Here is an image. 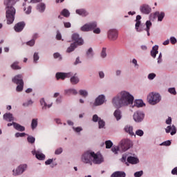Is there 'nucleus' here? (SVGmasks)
I'll return each mask as SVG.
<instances>
[{
  "label": "nucleus",
  "mask_w": 177,
  "mask_h": 177,
  "mask_svg": "<svg viewBox=\"0 0 177 177\" xmlns=\"http://www.w3.org/2000/svg\"><path fill=\"white\" fill-rule=\"evenodd\" d=\"M144 132L142 130L138 129L136 131V135H138V136H143Z\"/></svg>",
  "instance_id": "obj_50"
},
{
  "label": "nucleus",
  "mask_w": 177,
  "mask_h": 177,
  "mask_svg": "<svg viewBox=\"0 0 177 177\" xmlns=\"http://www.w3.org/2000/svg\"><path fill=\"white\" fill-rule=\"evenodd\" d=\"M141 13H144V15H149L151 12V8L147 4H143L140 8Z\"/></svg>",
  "instance_id": "obj_12"
},
{
  "label": "nucleus",
  "mask_w": 177,
  "mask_h": 177,
  "mask_svg": "<svg viewBox=\"0 0 177 177\" xmlns=\"http://www.w3.org/2000/svg\"><path fill=\"white\" fill-rule=\"evenodd\" d=\"M106 149H111L113 147V142L111 140H107L105 142Z\"/></svg>",
  "instance_id": "obj_41"
},
{
  "label": "nucleus",
  "mask_w": 177,
  "mask_h": 177,
  "mask_svg": "<svg viewBox=\"0 0 177 177\" xmlns=\"http://www.w3.org/2000/svg\"><path fill=\"white\" fill-rule=\"evenodd\" d=\"M134 106L135 107H143V106H145V103H143V101L140 100H136Z\"/></svg>",
  "instance_id": "obj_33"
},
{
  "label": "nucleus",
  "mask_w": 177,
  "mask_h": 177,
  "mask_svg": "<svg viewBox=\"0 0 177 177\" xmlns=\"http://www.w3.org/2000/svg\"><path fill=\"white\" fill-rule=\"evenodd\" d=\"M157 53H158V46H155L152 48V50L151 51V56H152L153 59H156Z\"/></svg>",
  "instance_id": "obj_24"
},
{
  "label": "nucleus",
  "mask_w": 177,
  "mask_h": 177,
  "mask_svg": "<svg viewBox=\"0 0 177 177\" xmlns=\"http://www.w3.org/2000/svg\"><path fill=\"white\" fill-rule=\"evenodd\" d=\"M77 74H75L74 76L71 77V82L73 84V85H75L80 82V79H78V77L75 76Z\"/></svg>",
  "instance_id": "obj_29"
},
{
  "label": "nucleus",
  "mask_w": 177,
  "mask_h": 177,
  "mask_svg": "<svg viewBox=\"0 0 177 177\" xmlns=\"http://www.w3.org/2000/svg\"><path fill=\"white\" fill-rule=\"evenodd\" d=\"M62 153H63V149L62 148H59L56 149L55 151V154H57V155L62 154Z\"/></svg>",
  "instance_id": "obj_58"
},
{
  "label": "nucleus",
  "mask_w": 177,
  "mask_h": 177,
  "mask_svg": "<svg viewBox=\"0 0 177 177\" xmlns=\"http://www.w3.org/2000/svg\"><path fill=\"white\" fill-rule=\"evenodd\" d=\"M127 162H129V164H138V162H139V159L133 156H129L127 158Z\"/></svg>",
  "instance_id": "obj_23"
},
{
  "label": "nucleus",
  "mask_w": 177,
  "mask_h": 177,
  "mask_svg": "<svg viewBox=\"0 0 177 177\" xmlns=\"http://www.w3.org/2000/svg\"><path fill=\"white\" fill-rule=\"evenodd\" d=\"M154 16L158 17V21H162V19H164V17H165V13H164L163 12H156L154 13Z\"/></svg>",
  "instance_id": "obj_21"
},
{
  "label": "nucleus",
  "mask_w": 177,
  "mask_h": 177,
  "mask_svg": "<svg viewBox=\"0 0 177 177\" xmlns=\"http://www.w3.org/2000/svg\"><path fill=\"white\" fill-rule=\"evenodd\" d=\"M132 103H133V96L127 91H122L112 100V104L116 109L132 104Z\"/></svg>",
  "instance_id": "obj_1"
},
{
  "label": "nucleus",
  "mask_w": 177,
  "mask_h": 177,
  "mask_svg": "<svg viewBox=\"0 0 177 177\" xmlns=\"http://www.w3.org/2000/svg\"><path fill=\"white\" fill-rule=\"evenodd\" d=\"M86 55H87V56H93V50L92 49V48H90L87 50Z\"/></svg>",
  "instance_id": "obj_51"
},
{
  "label": "nucleus",
  "mask_w": 177,
  "mask_h": 177,
  "mask_svg": "<svg viewBox=\"0 0 177 177\" xmlns=\"http://www.w3.org/2000/svg\"><path fill=\"white\" fill-rule=\"evenodd\" d=\"M55 59H58V60H62V55L59 53H55L53 55Z\"/></svg>",
  "instance_id": "obj_47"
},
{
  "label": "nucleus",
  "mask_w": 177,
  "mask_h": 177,
  "mask_svg": "<svg viewBox=\"0 0 177 177\" xmlns=\"http://www.w3.org/2000/svg\"><path fill=\"white\" fill-rule=\"evenodd\" d=\"M80 63H81V61H80V57H77L74 62V64L75 66H77V64H80Z\"/></svg>",
  "instance_id": "obj_64"
},
{
  "label": "nucleus",
  "mask_w": 177,
  "mask_h": 177,
  "mask_svg": "<svg viewBox=\"0 0 177 177\" xmlns=\"http://www.w3.org/2000/svg\"><path fill=\"white\" fill-rule=\"evenodd\" d=\"M79 93L83 97H86V96H88V91L85 90H80Z\"/></svg>",
  "instance_id": "obj_40"
},
{
  "label": "nucleus",
  "mask_w": 177,
  "mask_h": 177,
  "mask_svg": "<svg viewBox=\"0 0 177 177\" xmlns=\"http://www.w3.org/2000/svg\"><path fill=\"white\" fill-rule=\"evenodd\" d=\"M33 59H34L35 63H37V62L39 60V55H38V53H35L33 55Z\"/></svg>",
  "instance_id": "obj_45"
},
{
  "label": "nucleus",
  "mask_w": 177,
  "mask_h": 177,
  "mask_svg": "<svg viewBox=\"0 0 177 177\" xmlns=\"http://www.w3.org/2000/svg\"><path fill=\"white\" fill-rule=\"evenodd\" d=\"M38 127V119H32L31 122V128L32 129H35Z\"/></svg>",
  "instance_id": "obj_34"
},
{
  "label": "nucleus",
  "mask_w": 177,
  "mask_h": 177,
  "mask_svg": "<svg viewBox=\"0 0 177 177\" xmlns=\"http://www.w3.org/2000/svg\"><path fill=\"white\" fill-rule=\"evenodd\" d=\"M65 93L66 95H70V93H72L73 95H77L78 92H77V90L75 89H69V90H66Z\"/></svg>",
  "instance_id": "obj_37"
},
{
  "label": "nucleus",
  "mask_w": 177,
  "mask_h": 177,
  "mask_svg": "<svg viewBox=\"0 0 177 177\" xmlns=\"http://www.w3.org/2000/svg\"><path fill=\"white\" fill-rule=\"evenodd\" d=\"M26 169H27V165H20L16 169L12 170V176H19L23 175Z\"/></svg>",
  "instance_id": "obj_7"
},
{
  "label": "nucleus",
  "mask_w": 177,
  "mask_h": 177,
  "mask_svg": "<svg viewBox=\"0 0 177 177\" xmlns=\"http://www.w3.org/2000/svg\"><path fill=\"white\" fill-rule=\"evenodd\" d=\"M64 26L66 28H70V27H71V24L70 22H64Z\"/></svg>",
  "instance_id": "obj_60"
},
{
  "label": "nucleus",
  "mask_w": 177,
  "mask_h": 177,
  "mask_svg": "<svg viewBox=\"0 0 177 177\" xmlns=\"http://www.w3.org/2000/svg\"><path fill=\"white\" fill-rule=\"evenodd\" d=\"M93 31L94 34H100V28H94Z\"/></svg>",
  "instance_id": "obj_61"
},
{
  "label": "nucleus",
  "mask_w": 177,
  "mask_h": 177,
  "mask_svg": "<svg viewBox=\"0 0 177 177\" xmlns=\"http://www.w3.org/2000/svg\"><path fill=\"white\" fill-rule=\"evenodd\" d=\"M46 8V7L44 3H40L37 5V10H39V12H45Z\"/></svg>",
  "instance_id": "obj_32"
},
{
  "label": "nucleus",
  "mask_w": 177,
  "mask_h": 177,
  "mask_svg": "<svg viewBox=\"0 0 177 177\" xmlns=\"http://www.w3.org/2000/svg\"><path fill=\"white\" fill-rule=\"evenodd\" d=\"M145 24H146L145 30H146L147 32L148 37H150V27H151V26H152L151 21H147Z\"/></svg>",
  "instance_id": "obj_28"
},
{
  "label": "nucleus",
  "mask_w": 177,
  "mask_h": 177,
  "mask_svg": "<svg viewBox=\"0 0 177 177\" xmlns=\"http://www.w3.org/2000/svg\"><path fill=\"white\" fill-rule=\"evenodd\" d=\"M77 48V44L75 43H73L71 44V46L67 48L66 52L68 53H71V52H73V50Z\"/></svg>",
  "instance_id": "obj_31"
},
{
  "label": "nucleus",
  "mask_w": 177,
  "mask_h": 177,
  "mask_svg": "<svg viewBox=\"0 0 177 177\" xmlns=\"http://www.w3.org/2000/svg\"><path fill=\"white\" fill-rule=\"evenodd\" d=\"M147 99L149 104L154 106L155 104H157V103H160L161 101V95H160L158 93H151L148 95Z\"/></svg>",
  "instance_id": "obj_3"
},
{
  "label": "nucleus",
  "mask_w": 177,
  "mask_h": 177,
  "mask_svg": "<svg viewBox=\"0 0 177 177\" xmlns=\"http://www.w3.org/2000/svg\"><path fill=\"white\" fill-rule=\"evenodd\" d=\"M154 78H156V74L155 73H150L148 75V79L149 80H154Z\"/></svg>",
  "instance_id": "obj_59"
},
{
  "label": "nucleus",
  "mask_w": 177,
  "mask_h": 177,
  "mask_svg": "<svg viewBox=\"0 0 177 177\" xmlns=\"http://www.w3.org/2000/svg\"><path fill=\"white\" fill-rule=\"evenodd\" d=\"M30 104H32V101L31 100H28L27 102L24 103L23 106L27 107L28 106H30Z\"/></svg>",
  "instance_id": "obj_56"
},
{
  "label": "nucleus",
  "mask_w": 177,
  "mask_h": 177,
  "mask_svg": "<svg viewBox=\"0 0 177 177\" xmlns=\"http://www.w3.org/2000/svg\"><path fill=\"white\" fill-rule=\"evenodd\" d=\"M26 136V133H16L15 138H23Z\"/></svg>",
  "instance_id": "obj_49"
},
{
  "label": "nucleus",
  "mask_w": 177,
  "mask_h": 177,
  "mask_svg": "<svg viewBox=\"0 0 177 177\" xmlns=\"http://www.w3.org/2000/svg\"><path fill=\"white\" fill-rule=\"evenodd\" d=\"M108 38L111 41H115L118 38V32L115 29H111L108 32Z\"/></svg>",
  "instance_id": "obj_8"
},
{
  "label": "nucleus",
  "mask_w": 177,
  "mask_h": 177,
  "mask_svg": "<svg viewBox=\"0 0 177 177\" xmlns=\"http://www.w3.org/2000/svg\"><path fill=\"white\" fill-rule=\"evenodd\" d=\"M40 104L41 106H43L42 109L43 110H46V108L48 107V109H50V107H52V104H47L46 102H45V99L41 98L40 100Z\"/></svg>",
  "instance_id": "obj_22"
},
{
  "label": "nucleus",
  "mask_w": 177,
  "mask_h": 177,
  "mask_svg": "<svg viewBox=\"0 0 177 177\" xmlns=\"http://www.w3.org/2000/svg\"><path fill=\"white\" fill-rule=\"evenodd\" d=\"M93 153L92 151H87L84 153V154L82 156V161L84 164H91L92 165V157H93Z\"/></svg>",
  "instance_id": "obj_4"
},
{
  "label": "nucleus",
  "mask_w": 177,
  "mask_h": 177,
  "mask_svg": "<svg viewBox=\"0 0 177 177\" xmlns=\"http://www.w3.org/2000/svg\"><path fill=\"white\" fill-rule=\"evenodd\" d=\"M160 146H171V141L167 140L160 144Z\"/></svg>",
  "instance_id": "obj_54"
},
{
  "label": "nucleus",
  "mask_w": 177,
  "mask_h": 177,
  "mask_svg": "<svg viewBox=\"0 0 177 177\" xmlns=\"http://www.w3.org/2000/svg\"><path fill=\"white\" fill-rule=\"evenodd\" d=\"M72 39H73V41H75V45H77V44L78 45L84 44V40L82 39V38L80 37V35H78L77 33H74L72 35Z\"/></svg>",
  "instance_id": "obj_11"
},
{
  "label": "nucleus",
  "mask_w": 177,
  "mask_h": 177,
  "mask_svg": "<svg viewBox=\"0 0 177 177\" xmlns=\"http://www.w3.org/2000/svg\"><path fill=\"white\" fill-rule=\"evenodd\" d=\"M24 88V83H21L17 85L16 91L17 92H21Z\"/></svg>",
  "instance_id": "obj_39"
},
{
  "label": "nucleus",
  "mask_w": 177,
  "mask_h": 177,
  "mask_svg": "<svg viewBox=\"0 0 177 177\" xmlns=\"http://www.w3.org/2000/svg\"><path fill=\"white\" fill-rule=\"evenodd\" d=\"M27 140H28V143H31L32 145V143H35V138H34L31 136H28Z\"/></svg>",
  "instance_id": "obj_42"
},
{
  "label": "nucleus",
  "mask_w": 177,
  "mask_h": 177,
  "mask_svg": "<svg viewBox=\"0 0 177 177\" xmlns=\"http://www.w3.org/2000/svg\"><path fill=\"white\" fill-rule=\"evenodd\" d=\"M73 75L71 73H57L55 77L57 80H64L66 78H70Z\"/></svg>",
  "instance_id": "obj_13"
},
{
  "label": "nucleus",
  "mask_w": 177,
  "mask_h": 177,
  "mask_svg": "<svg viewBox=\"0 0 177 177\" xmlns=\"http://www.w3.org/2000/svg\"><path fill=\"white\" fill-rule=\"evenodd\" d=\"M126 174L124 171H115L111 174V177H125Z\"/></svg>",
  "instance_id": "obj_25"
},
{
  "label": "nucleus",
  "mask_w": 177,
  "mask_h": 177,
  "mask_svg": "<svg viewBox=\"0 0 177 177\" xmlns=\"http://www.w3.org/2000/svg\"><path fill=\"white\" fill-rule=\"evenodd\" d=\"M170 42L172 44V45H175V44L177 42L176 38L174 37H170Z\"/></svg>",
  "instance_id": "obj_55"
},
{
  "label": "nucleus",
  "mask_w": 177,
  "mask_h": 177,
  "mask_svg": "<svg viewBox=\"0 0 177 177\" xmlns=\"http://www.w3.org/2000/svg\"><path fill=\"white\" fill-rule=\"evenodd\" d=\"M15 0H4L6 5V17L7 19V24H12L15 21V15H16V9L13 8Z\"/></svg>",
  "instance_id": "obj_2"
},
{
  "label": "nucleus",
  "mask_w": 177,
  "mask_h": 177,
  "mask_svg": "<svg viewBox=\"0 0 177 177\" xmlns=\"http://www.w3.org/2000/svg\"><path fill=\"white\" fill-rule=\"evenodd\" d=\"M24 27H26V23H24V21H21L15 24L14 30L16 31V32H21Z\"/></svg>",
  "instance_id": "obj_14"
},
{
  "label": "nucleus",
  "mask_w": 177,
  "mask_h": 177,
  "mask_svg": "<svg viewBox=\"0 0 177 177\" xmlns=\"http://www.w3.org/2000/svg\"><path fill=\"white\" fill-rule=\"evenodd\" d=\"M142 175H143V171H136L134 174L135 177H140V176H142Z\"/></svg>",
  "instance_id": "obj_53"
},
{
  "label": "nucleus",
  "mask_w": 177,
  "mask_h": 177,
  "mask_svg": "<svg viewBox=\"0 0 177 177\" xmlns=\"http://www.w3.org/2000/svg\"><path fill=\"white\" fill-rule=\"evenodd\" d=\"M140 24H141L140 21H136V31H138V32H140L143 31V29L140 28Z\"/></svg>",
  "instance_id": "obj_35"
},
{
  "label": "nucleus",
  "mask_w": 177,
  "mask_h": 177,
  "mask_svg": "<svg viewBox=\"0 0 177 177\" xmlns=\"http://www.w3.org/2000/svg\"><path fill=\"white\" fill-rule=\"evenodd\" d=\"M120 146L123 151H127L132 147V141L129 139L122 140L120 142Z\"/></svg>",
  "instance_id": "obj_6"
},
{
  "label": "nucleus",
  "mask_w": 177,
  "mask_h": 177,
  "mask_svg": "<svg viewBox=\"0 0 177 177\" xmlns=\"http://www.w3.org/2000/svg\"><path fill=\"white\" fill-rule=\"evenodd\" d=\"M3 120L8 122H12V121H15V118L13 117V114L7 113L3 115Z\"/></svg>",
  "instance_id": "obj_17"
},
{
  "label": "nucleus",
  "mask_w": 177,
  "mask_h": 177,
  "mask_svg": "<svg viewBox=\"0 0 177 177\" xmlns=\"http://www.w3.org/2000/svg\"><path fill=\"white\" fill-rule=\"evenodd\" d=\"M97 27V23H96V21L90 22L82 26L81 31H84V32L93 31V29L96 28Z\"/></svg>",
  "instance_id": "obj_5"
},
{
  "label": "nucleus",
  "mask_w": 177,
  "mask_h": 177,
  "mask_svg": "<svg viewBox=\"0 0 177 177\" xmlns=\"http://www.w3.org/2000/svg\"><path fill=\"white\" fill-rule=\"evenodd\" d=\"M124 131L127 132V133H129L131 136H135V133H133V127H132V126H125Z\"/></svg>",
  "instance_id": "obj_20"
},
{
  "label": "nucleus",
  "mask_w": 177,
  "mask_h": 177,
  "mask_svg": "<svg viewBox=\"0 0 177 177\" xmlns=\"http://www.w3.org/2000/svg\"><path fill=\"white\" fill-rule=\"evenodd\" d=\"M165 131L167 133H169V132H171V135H175V133H176V127H175L174 125L168 126Z\"/></svg>",
  "instance_id": "obj_19"
},
{
  "label": "nucleus",
  "mask_w": 177,
  "mask_h": 177,
  "mask_svg": "<svg viewBox=\"0 0 177 177\" xmlns=\"http://www.w3.org/2000/svg\"><path fill=\"white\" fill-rule=\"evenodd\" d=\"M12 124L15 129H16L17 131H19V132H24V131H26V127L19 124V123L12 122Z\"/></svg>",
  "instance_id": "obj_18"
},
{
  "label": "nucleus",
  "mask_w": 177,
  "mask_h": 177,
  "mask_svg": "<svg viewBox=\"0 0 177 177\" xmlns=\"http://www.w3.org/2000/svg\"><path fill=\"white\" fill-rule=\"evenodd\" d=\"M145 118V114L141 111H137L133 114V120L136 122H142Z\"/></svg>",
  "instance_id": "obj_10"
},
{
  "label": "nucleus",
  "mask_w": 177,
  "mask_h": 177,
  "mask_svg": "<svg viewBox=\"0 0 177 177\" xmlns=\"http://www.w3.org/2000/svg\"><path fill=\"white\" fill-rule=\"evenodd\" d=\"M12 82L17 85L24 84V82L23 81V75H15L14 78H12Z\"/></svg>",
  "instance_id": "obj_15"
},
{
  "label": "nucleus",
  "mask_w": 177,
  "mask_h": 177,
  "mask_svg": "<svg viewBox=\"0 0 177 177\" xmlns=\"http://www.w3.org/2000/svg\"><path fill=\"white\" fill-rule=\"evenodd\" d=\"M106 48H102V52H101V57H102V59H104V57H106V56H107V53H106Z\"/></svg>",
  "instance_id": "obj_44"
},
{
  "label": "nucleus",
  "mask_w": 177,
  "mask_h": 177,
  "mask_svg": "<svg viewBox=\"0 0 177 177\" xmlns=\"http://www.w3.org/2000/svg\"><path fill=\"white\" fill-rule=\"evenodd\" d=\"M98 125H99L100 129H102V128L104 127V125H105L104 121H103L102 119H100L98 120Z\"/></svg>",
  "instance_id": "obj_43"
},
{
  "label": "nucleus",
  "mask_w": 177,
  "mask_h": 177,
  "mask_svg": "<svg viewBox=\"0 0 177 177\" xmlns=\"http://www.w3.org/2000/svg\"><path fill=\"white\" fill-rule=\"evenodd\" d=\"M92 161L93 164H102L103 162V156L100 154H96L93 151Z\"/></svg>",
  "instance_id": "obj_9"
},
{
  "label": "nucleus",
  "mask_w": 177,
  "mask_h": 177,
  "mask_svg": "<svg viewBox=\"0 0 177 177\" xmlns=\"http://www.w3.org/2000/svg\"><path fill=\"white\" fill-rule=\"evenodd\" d=\"M168 92L171 95H176V90L175 89V88H169L168 89Z\"/></svg>",
  "instance_id": "obj_46"
},
{
  "label": "nucleus",
  "mask_w": 177,
  "mask_h": 177,
  "mask_svg": "<svg viewBox=\"0 0 177 177\" xmlns=\"http://www.w3.org/2000/svg\"><path fill=\"white\" fill-rule=\"evenodd\" d=\"M61 15H62V16H64V17H70V11H68V10H67V9H64L62 11Z\"/></svg>",
  "instance_id": "obj_36"
},
{
  "label": "nucleus",
  "mask_w": 177,
  "mask_h": 177,
  "mask_svg": "<svg viewBox=\"0 0 177 177\" xmlns=\"http://www.w3.org/2000/svg\"><path fill=\"white\" fill-rule=\"evenodd\" d=\"M113 115L117 121H120V119L122 117V115H121V111H120L119 109L115 111V112L113 113Z\"/></svg>",
  "instance_id": "obj_27"
},
{
  "label": "nucleus",
  "mask_w": 177,
  "mask_h": 177,
  "mask_svg": "<svg viewBox=\"0 0 177 177\" xmlns=\"http://www.w3.org/2000/svg\"><path fill=\"white\" fill-rule=\"evenodd\" d=\"M26 44L28 45V46H34V45H35V40L32 39L31 40L28 41Z\"/></svg>",
  "instance_id": "obj_48"
},
{
  "label": "nucleus",
  "mask_w": 177,
  "mask_h": 177,
  "mask_svg": "<svg viewBox=\"0 0 177 177\" xmlns=\"http://www.w3.org/2000/svg\"><path fill=\"white\" fill-rule=\"evenodd\" d=\"M12 70H21V66H19V62H15L11 66Z\"/></svg>",
  "instance_id": "obj_30"
},
{
  "label": "nucleus",
  "mask_w": 177,
  "mask_h": 177,
  "mask_svg": "<svg viewBox=\"0 0 177 177\" xmlns=\"http://www.w3.org/2000/svg\"><path fill=\"white\" fill-rule=\"evenodd\" d=\"M99 120H100V118H99V116H97V115H94L93 116V122H97L99 121Z\"/></svg>",
  "instance_id": "obj_57"
},
{
  "label": "nucleus",
  "mask_w": 177,
  "mask_h": 177,
  "mask_svg": "<svg viewBox=\"0 0 177 177\" xmlns=\"http://www.w3.org/2000/svg\"><path fill=\"white\" fill-rule=\"evenodd\" d=\"M53 162V159H48L45 162L46 165H50Z\"/></svg>",
  "instance_id": "obj_62"
},
{
  "label": "nucleus",
  "mask_w": 177,
  "mask_h": 177,
  "mask_svg": "<svg viewBox=\"0 0 177 177\" xmlns=\"http://www.w3.org/2000/svg\"><path fill=\"white\" fill-rule=\"evenodd\" d=\"M105 99L106 98L104 97V95H99L95 99V101L94 102V106H102V104H103L104 103Z\"/></svg>",
  "instance_id": "obj_16"
},
{
  "label": "nucleus",
  "mask_w": 177,
  "mask_h": 177,
  "mask_svg": "<svg viewBox=\"0 0 177 177\" xmlns=\"http://www.w3.org/2000/svg\"><path fill=\"white\" fill-rule=\"evenodd\" d=\"M77 15H80V16H88V12L84 8L76 10Z\"/></svg>",
  "instance_id": "obj_26"
},
{
  "label": "nucleus",
  "mask_w": 177,
  "mask_h": 177,
  "mask_svg": "<svg viewBox=\"0 0 177 177\" xmlns=\"http://www.w3.org/2000/svg\"><path fill=\"white\" fill-rule=\"evenodd\" d=\"M31 9H32L31 6H28L27 8H25V13H26V15H30V13H31Z\"/></svg>",
  "instance_id": "obj_52"
},
{
  "label": "nucleus",
  "mask_w": 177,
  "mask_h": 177,
  "mask_svg": "<svg viewBox=\"0 0 177 177\" xmlns=\"http://www.w3.org/2000/svg\"><path fill=\"white\" fill-rule=\"evenodd\" d=\"M35 156L37 160H45V155L44 153H37Z\"/></svg>",
  "instance_id": "obj_38"
},
{
  "label": "nucleus",
  "mask_w": 177,
  "mask_h": 177,
  "mask_svg": "<svg viewBox=\"0 0 177 177\" xmlns=\"http://www.w3.org/2000/svg\"><path fill=\"white\" fill-rule=\"evenodd\" d=\"M171 174L172 175H177V167H174L172 170H171Z\"/></svg>",
  "instance_id": "obj_63"
}]
</instances>
